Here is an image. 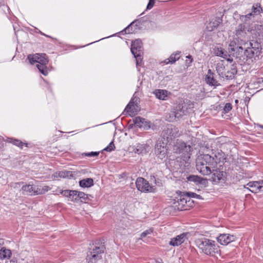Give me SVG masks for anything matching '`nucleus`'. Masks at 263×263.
<instances>
[{
  "label": "nucleus",
  "mask_w": 263,
  "mask_h": 263,
  "mask_svg": "<svg viewBox=\"0 0 263 263\" xmlns=\"http://www.w3.org/2000/svg\"><path fill=\"white\" fill-rule=\"evenodd\" d=\"M97 243H96V245L93 247V248L95 247V246H97Z\"/></svg>",
  "instance_id": "obj_55"
},
{
  "label": "nucleus",
  "mask_w": 263,
  "mask_h": 263,
  "mask_svg": "<svg viewBox=\"0 0 263 263\" xmlns=\"http://www.w3.org/2000/svg\"><path fill=\"white\" fill-rule=\"evenodd\" d=\"M22 190L24 194L33 195H35V186L31 184L23 185Z\"/></svg>",
  "instance_id": "obj_24"
},
{
  "label": "nucleus",
  "mask_w": 263,
  "mask_h": 263,
  "mask_svg": "<svg viewBox=\"0 0 263 263\" xmlns=\"http://www.w3.org/2000/svg\"><path fill=\"white\" fill-rule=\"evenodd\" d=\"M187 196L189 197H193V198H196L197 199H200L201 196L199 195H197V194L193 192H189L187 193Z\"/></svg>",
  "instance_id": "obj_45"
},
{
  "label": "nucleus",
  "mask_w": 263,
  "mask_h": 263,
  "mask_svg": "<svg viewBox=\"0 0 263 263\" xmlns=\"http://www.w3.org/2000/svg\"><path fill=\"white\" fill-rule=\"evenodd\" d=\"M232 50H236L237 52L242 53L243 48L241 46H237L235 49L231 48ZM262 48L260 43L256 41H253L249 43V46L247 47L243 51L244 57H243V61H247L248 59L256 60V58L259 59V55L262 53Z\"/></svg>",
  "instance_id": "obj_3"
},
{
  "label": "nucleus",
  "mask_w": 263,
  "mask_h": 263,
  "mask_svg": "<svg viewBox=\"0 0 263 263\" xmlns=\"http://www.w3.org/2000/svg\"><path fill=\"white\" fill-rule=\"evenodd\" d=\"M51 190V188L47 185L35 186V195L44 194Z\"/></svg>",
  "instance_id": "obj_26"
},
{
  "label": "nucleus",
  "mask_w": 263,
  "mask_h": 263,
  "mask_svg": "<svg viewBox=\"0 0 263 263\" xmlns=\"http://www.w3.org/2000/svg\"><path fill=\"white\" fill-rule=\"evenodd\" d=\"M213 173V176L212 177V180L214 182H218L221 179L223 176L222 172L218 171L214 169Z\"/></svg>",
  "instance_id": "obj_33"
},
{
  "label": "nucleus",
  "mask_w": 263,
  "mask_h": 263,
  "mask_svg": "<svg viewBox=\"0 0 263 263\" xmlns=\"http://www.w3.org/2000/svg\"><path fill=\"white\" fill-rule=\"evenodd\" d=\"M78 193H79V191L76 190H60L59 194L66 197L69 198L71 201L78 202L79 196Z\"/></svg>",
  "instance_id": "obj_12"
},
{
  "label": "nucleus",
  "mask_w": 263,
  "mask_h": 263,
  "mask_svg": "<svg viewBox=\"0 0 263 263\" xmlns=\"http://www.w3.org/2000/svg\"><path fill=\"white\" fill-rule=\"evenodd\" d=\"M27 59L31 64L35 63H38V64H47L48 63L47 57L45 53L29 54L28 55Z\"/></svg>",
  "instance_id": "obj_8"
},
{
  "label": "nucleus",
  "mask_w": 263,
  "mask_h": 263,
  "mask_svg": "<svg viewBox=\"0 0 263 263\" xmlns=\"http://www.w3.org/2000/svg\"><path fill=\"white\" fill-rule=\"evenodd\" d=\"M180 52L177 51L175 53L172 54L169 57V58L165 60L163 62L165 64H172L175 63L176 61L180 59Z\"/></svg>",
  "instance_id": "obj_23"
},
{
  "label": "nucleus",
  "mask_w": 263,
  "mask_h": 263,
  "mask_svg": "<svg viewBox=\"0 0 263 263\" xmlns=\"http://www.w3.org/2000/svg\"><path fill=\"white\" fill-rule=\"evenodd\" d=\"M105 247L104 245L101 244L99 246H95L90 251L87 256L88 263H97L98 261L102 259L101 254L103 253Z\"/></svg>",
  "instance_id": "obj_4"
},
{
  "label": "nucleus",
  "mask_w": 263,
  "mask_h": 263,
  "mask_svg": "<svg viewBox=\"0 0 263 263\" xmlns=\"http://www.w3.org/2000/svg\"><path fill=\"white\" fill-rule=\"evenodd\" d=\"M134 99H135L134 98L132 99L129 103L126 106L125 110H126L127 112H132V108L134 107V105H136L134 101Z\"/></svg>",
  "instance_id": "obj_38"
},
{
  "label": "nucleus",
  "mask_w": 263,
  "mask_h": 263,
  "mask_svg": "<svg viewBox=\"0 0 263 263\" xmlns=\"http://www.w3.org/2000/svg\"><path fill=\"white\" fill-rule=\"evenodd\" d=\"M72 172L67 171H62L58 172H55L52 175V178L55 180H59V178H64L71 176Z\"/></svg>",
  "instance_id": "obj_22"
},
{
  "label": "nucleus",
  "mask_w": 263,
  "mask_h": 263,
  "mask_svg": "<svg viewBox=\"0 0 263 263\" xmlns=\"http://www.w3.org/2000/svg\"><path fill=\"white\" fill-rule=\"evenodd\" d=\"M23 182H15L11 184V186L14 188H19Z\"/></svg>",
  "instance_id": "obj_47"
},
{
  "label": "nucleus",
  "mask_w": 263,
  "mask_h": 263,
  "mask_svg": "<svg viewBox=\"0 0 263 263\" xmlns=\"http://www.w3.org/2000/svg\"><path fill=\"white\" fill-rule=\"evenodd\" d=\"M41 34L42 35H44V36H47V37H50V36L47 35L45 34V33H43V32H41Z\"/></svg>",
  "instance_id": "obj_49"
},
{
  "label": "nucleus",
  "mask_w": 263,
  "mask_h": 263,
  "mask_svg": "<svg viewBox=\"0 0 263 263\" xmlns=\"http://www.w3.org/2000/svg\"><path fill=\"white\" fill-rule=\"evenodd\" d=\"M232 109V105L230 103H227L223 108L224 113L229 112Z\"/></svg>",
  "instance_id": "obj_42"
},
{
  "label": "nucleus",
  "mask_w": 263,
  "mask_h": 263,
  "mask_svg": "<svg viewBox=\"0 0 263 263\" xmlns=\"http://www.w3.org/2000/svg\"><path fill=\"white\" fill-rule=\"evenodd\" d=\"M238 102V100H236L235 101V102Z\"/></svg>",
  "instance_id": "obj_56"
},
{
  "label": "nucleus",
  "mask_w": 263,
  "mask_h": 263,
  "mask_svg": "<svg viewBox=\"0 0 263 263\" xmlns=\"http://www.w3.org/2000/svg\"><path fill=\"white\" fill-rule=\"evenodd\" d=\"M47 64H37L36 65V67L40 71L41 73H42L44 76H46L48 73V69L46 66Z\"/></svg>",
  "instance_id": "obj_31"
},
{
  "label": "nucleus",
  "mask_w": 263,
  "mask_h": 263,
  "mask_svg": "<svg viewBox=\"0 0 263 263\" xmlns=\"http://www.w3.org/2000/svg\"><path fill=\"white\" fill-rule=\"evenodd\" d=\"M186 110L184 109V106L183 104H179L174 109L172 115H173L176 118H179L185 115L186 114Z\"/></svg>",
  "instance_id": "obj_18"
},
{
  "label": "nucleus",
  "mask_w": 263,
  "mask_h": 263,
  "mask_svg": "<svg viewBox=\"0 0 263 263\" xmlns=\"http://www.w3.org/2000/svg\"><path fill=\"white\" fill-rule=\"evenodd\" d=\"M153 229H149L144 231L141 234V235H140L141 238L145 237L148 235L152 234L153 233Z\"/></svg>",
  "instance_id": "obj_41"
},
{
  "label": "nucleus",
  "mask_w": 263,
  "mask_h": 263,
  "mask_svg": "<svg viewBox=\"0 0 263 263\" xmlns=\"http://www.w3.org/2000/svg\"><path fill=\"white\" fill-rule=\"evenodd\" d=\"M254 16L252 13H249L245 15H242L240 17V19L245 22H247L250 18L251 16Z\"/></svg>",
  "instance_id": "obj_43"
},
{
  "label": "nucleus",
  "mask_w": 263,
  "mask_h": 263,
  "mask_svg": "<svg viewBox=\"0 0 263 263\" xmlns=\"http://www.w3.org/2000/svg\"><path fill=\"white\" fill-rule=\"evenodd\" d=\"M260 127L261 128H263V125H260Z\"/></svg>",
  "instance_id": "obj_54"
},
{
  "label": "nucleus",
  "mask_w": 263,
  "mask_h": 263,
  "mask_svg": "<svg viewBox=\"0 0 263 263\" xmlns=\"http://www.w3.org/2000/svg\"><path fill=\"white\" fill-rule=\"evenodd\" d=\"M10 263H15V261L11 260Z\"/></svg>",
  "instance_id": "obj_53"
},
{
  "label": "nucleus",
  "mask_w": 263,
  "mask_h": 263,
  "mask_svg": "<svg viewBox=\"0 0 263 263\" xmlns=\"http://www.w3.org/2000/svg\"><path fill=\"white\" fill-rule=\"evenodd\" d=\"M222 19L219 17L212 18L207 24L206 29L208 31H212L222 23Z\"/></svg>",
  "instance_id": "obj_17"
},
{
  "label": "nucleus",
  "mask_w": 263,
  "mask_h": 263,
  "mask_svg": "<svg viewBox=\"0 0 263 263\" xmlns=\"http://www.w3.org/2000/svg\"><path fill=\"white\" fill-rule=\"evenodd\" d=\"M168 145L161 140L157 141L155 146V154L161 160H163L167 157Z\"/></svg>",
  "instance_id": "obj_5"
},
{
  "label": "nucleus",
  "mask_w": 263,
  "mask_h": 263,
  "mask_svg": "<svg viewBox=\"0 0 263 263\" xmlns=\"http://www.w3.org/2000/svg\"><path fill=\"white\" fill-rule=\"evenodd\" d=\"M164 132L166 135V138L167 139L169 138L172 139L173 137H177L179 135L178 128L172 125H168L166 129L164 130Z\"/></svg>",
  "instance_id": "obj_14"
},
{
  "label": "nucleus",
  "mask_w": 263,
  "mask_h": 263,
  "mask_svg": "<svg viewBox=\"0 0 263 263\" xmlns=\"http://www.w3.org/2000/svg\"><path fill=\"white\" fill-rule=\"evenodd\" d=\"M186 179L188 181L193 182L196 185H202L206 186L208 184V180L206 179L202 178L197 175H190Z\"/></svg>",
  "instance_id": "obj_16"
},
{
  "label": "nucleus",
  "mask_w": 263,
  "mask_h": 263,
  "mask_svg": "<svg viewBox=\"0 0 263 263\" xmlns=\"http://www.w3.org/2000/svg\"><path fill=\"white\" fill-rule=\"evenodd\" d=\"M99 152H91L89 153H84L83 155H84L85 156L87 157H97L99 155Z\"/></svg>",
  "instance_id": "obj_44"
},
{
  "label": "nucleus",
  "mask_w": 263,
  "mask_h": 263,
  "mask_svg": "<svg viewBox=\"0 0 263 263\" xmlns=\"http://www.w3.org/2000/svg\"><path fill=\"white\" fill-rule=\"evenodd\" d=\"M133 121L135 125L140 128H143L144 130H147L151 127V123L150 121L139 116L136 117L134 119Z\"/></svg>",
  "instance_id": "obj_11"
},
{
  "label": "nucleus",
  "mask_w": 263,
  "mask_h": 263,
  "mask_svg": "<svg viewBox=\"0 0 263 263\" xmlns=\"http://www.w3.org/2000/svg\"><path fill=\"white\" fill-rule=\"evenodd\" d=\"M216 239L220 244L226 246L235 241L236 236L230 234H220Z\"/></svg>",
  "instance_id": "obj_10"
},
{
  "label": "nucleus",
  "mask_w": 263,
  "mask_h": 263,
  "mask_svg": "<svg viewBox=\"0 0 263 263\" xmlns=\"http://www.w3.org/2000/svg\"><path fill=\"white\" fill-rule=\"evenodd\" d=\"M79 185L82 187H90L93 185V180L90 178L84 179L79 181Z\"/></svg>",
  "instance_id": "obj_27"
},
{
  "label": "nucleus",
  "mask_w": 263,
  "mask_h": 263,
  "mask_svg": "<svg viewBox=\"0 0 263 263\" xmlns=\"http://www.w3.org/2000/svg\"><path fill=\"white\" fill-rule=\"evenodd\" d=\"M187 233H183L176 237L172 238L169 242V245L174 247L178 246L187 239Z\"/></svg>",
  "instance_id": "obj_13"
},
{
  "label": "nucleus",
  "mask_w": 263,
  "mask_h": 263,
  "mask_svg": "<svg viewBox=\"0 0 263 263\" xmlns=\"http://www.w3.org/2000/svg\"><path fill=\"white\" fill-rule=\"evenodd\" d=\"M188 59H191L192 60V56L191 55H189L186 57Z\"/></svg>",
  "instance_id": "obj_52"
},
{
  "label": "nucleus",
  "mask_w": 263,
  "mask_h": 263,
  "mask_svg": "<svg viewBox=\"0 0 263 263\" xmlns=\"http://www.w3.org/2000/svg\"><path fill=\"white\" fill-rule=\"evenodd\" d=\"M230 69L226 71V74H224V78L227 80L232 79L234 78L235 74L237 73L236 64L235 63L230 64Z\"/></svg>",
  "instance_id": "obj_20"
},
{
  "label": "nucleus",
  "mask_w": 263,
  "mask_h": 263,
  "mask_svg": "<svg viewBox=\"0 0 263 263\" xmlns=\"http://www.w3.org/2000/svg\"><path fill=\"white\" fill-rule=\"evenodd\" d=\"M131 52L134 57L137 59L138 63L139 60L141 59L143 54L142 43L141 40L137 39L133 41L131 44Z\"/></svg>",
  "instance_id": "obj_6"
},
{
  "label": "nucleus",
  "mask_w": 263,
  "mask_h": 263,
  "mask_svg": "<svg viewBox=\"0 0 263 263\" xmlns=\"http://www.w3.org/2000/svg\"><path fill=\"white\" fill-rule=\"evenodd\" d=\"M115 148V146L114 143V141H111L109 145L106 147L105 148H104L103 151L110 152L112 151H114Z\"/></svg>",
  "instance_id": "obj_39"
},
{
  "label": "nucleus",
  "mask_w": 263,
  "mask_h": 263,
  "mask_svg": "<svg viewBox=\"0 0 263 263\" xmlns=\"http://www.w3.org/2000/svg\"><path fill=\"white\" fill-rule=\"evenodd\" d=\"M41 34L42 35H44V36H47V37H50V36L47 35L45 34V33H43V32H41Z\"/></svg>",
  "instance_id": "obj_51"
},
{
  "label": "nucleus",
  "mask_w": 263,
  "mask_h": 263,
  "mask_svg": "<svg viewBox=\"0 0 263 263\" xmlns=\"http://www.w3.org/2000/svg\"><path fill=\"white\" fill-rule=\"evenodd\" d=\"M262 11V8L261 7L260 4L259 3H256L252 6V12L254 15H257L261 11Z\"/></svg>",
  "instance_id": "obj_34"
},
{
  "label": "nucleus",
  "mask_w": 263,
  "mask_h": 263,
  "mask_svg": "<svg viewBox=\"0 0 263 263\" xmlns=\"http://www.w3.org/2000/svg\"><path fill=\"white\" fill-rule=\"evenodd\" d=\"M223 48L220 47L216 46L213 48V53L218 57L221 55V51Z\"/></svg>",
  "instance_id": "obj_40"
},
{
  "label": "nucleus",
  "mask_w": 263,
  "mask_h": 263,
  "mask_svg": "<svg viewBox=\"0 0 263 263\" xmlns=\"http://www.w3.org/2000/svg\"><path fill=\"white\" fill-rule=\"evenodd\" d=\"M190 148V145L187 146L185 142L178 140L173 145V151L177 154L187 153Z\"/></svg>",
  "instance_id": "obj_9"
},
{
  "label": "nucleus",
  "mask_w": 263,
  "mask_h": 263,
  "mask_svg": "<svg viewBox=\"0 0 263 263\" xmlns=\"http://www.w3.org/2000/svg\"><path fill=\"white\" fill-rule=\"evenodd\" d=\"M214 74L212 72L211 70H208V74L206 76L205 80L206 83L210 86H213L215 87L219 86L220 83L214 78Z\"/></svg>",
  "instance_id": "obj_19"
},
{
  "label": "nucleus",
  "mask_w": 263,
  "mask_h": 263,
  "mask_svg": "<svg viewBox=\"0 0 263 263\" xmlns=\"http://www.w3.org/2000/svg\"><path fill=\"white\" fill-rule=\"evenodd\" d=\"M136 185L137 190L142 192H151L153 191V187L149 185L148 182L142 177L137 179Z\"/></svg>",
  "instance_id": "obj_7"
},
{
  "label": "nucleus",
  "mask_w": 263,
  "mask_h": 263,
  "mask_svg": "<svg viewBox=\"0 0 263 263\" xmlns=\"http://www.w3.org/2000/svg\"><path fill=\"white\" fill-rule=\"evenodd\" d=\"M8 142L12 143L13 145L17 146L21 148H23V146H24V145H25L27 147L28 146L27 143H24V142H22L21 141H20V140L16 139L10 138L8 140Z\"/></svg>",
  "instance_id": "obj_32"
},
{
  "label": "nucleus",
  "mask_w": 263,
  "mask_h": 263,
  "mask_svg": "<svg viewBox=\"0 0 263 263\" xmlns=\"http://www.w3.org/2000/svg\"><path fill=\"white\" fill-rule=\"evenodd\" d=\"M143 151V147H140L139 148H136L134 150V152H135V153L141 154V153H142Z\"/></svg>",
  "instance_id": "obj_48"
},
{
  "label": "nucleus",
  "mask_w": 263,
  "mask_h": 263,
  "mask_svg": "<svg viewBox=\"0 0 263 263\" xmlns=\"http://www.w3.org/2000/svg\"><path fill=\"white\" fill-rule=\"evenodd\" d=\"M216 68L218 74L220 77L224 78V74H226V70L225 66L222 62L217 63Z\"/></svg>",
  "instance_id": "obj_28"
},
{
  "label": "nucleus",
  "mask_w": 263,
  "mask_h": 263,
  "mask_svg": "<svg viewBox=\"0 0 263 263\" xmlns=\"http://www.w3.org/2000/svg\"><path fill=\"white\" fill-rule=\"evenodd\" d=\"M154 94L157 98L162 100H166L167 98L168 91L166 90L157 89L154 91Z\"/></svg>",
  "instance_id": "obj_25"
},
{
  "label": "nucleus",
  "mask_w": 263,
  "mask_h": 263,
  "mask_svg": "<svg viewBox=\"0 0 263 263\" xmlns=\"http://www.w3.org/2000/svg\"><path fill=\"white\" fill-rule=\"evenodd\" d=\"M155 0H149V2L146 7L147 10H150L153 7L155 4Z\"/></svg>",
  "instance_id": "obj_46"
},
{
  "label": "nucleus",
  "mask_w": 263,
  "mask_h": 263,
  "mask_svg": "<svg viewBox=\"0 0 263 263\" xmlns=\"http://www.w3.org/2000/svg\"><path fill=\"white\" fill-rule=\"evenodd\" d=\"M211 159L215 162V167L218 163L223 162L226 160V155L221 151L216 152L213 156L211 155Z\"/></svg>",
  "instance_id": "obj_21"
},
{
  "label": "nucleus",
  "mask_w": 263,
  "mask_h": 263,
  "mask_svg": "<svg viewBox=\"0 0 263 263\" xmlns=\"http://www.w3.org/2000/svg\"><path fill=\"white\" fill-rule=\"evenodd\" d=\"M11 255V251L9 249L3 247L0 251V256L1 258H9Z\"/></svg>",
  "instance_id": "obj_30"
},
{
  "label": "nucleus",
  "mask_w": 263,
  "mask_h": 263,
  "mask_svg": "<svg viewBox=\"0 0 263 263\" xmlns=\"http://www.w3.org/2000/svg\"><path fill=\"white\" fill-rule=\"evenodd\" d=\"M247 185L252 189L250 190L252 192H263V180L251 181Z\"/></svg>",
  "instance_id": "obj_15"
},
{
  "label": "nucleus",
  "mask_w": 263,
  "mask_h": 263,
  "mask_svg": "<svg viewBox=\"0 0 263 263\" xmlns=\"http://www.w3.org/2000/svg\"><path fill=\"white\" fill-rule=\"evenodd\" d=\"M219 57L227 60L228 62H230V64H231L233 62V58H231V55L223 49L221 51V55Z\"/></svg>",
  "instance_id": "obj_35"
},
{
  "label": "nucleus",
  "mask_w": 263,
  "mask_h": 263,
  "mask_svg": "<svg viewBox=\"0 0 263 263\" xmlns=\"http://www.w3.org/2000/svg\"><path fill=\"white\" fill-rule=\"evenodd\" d=\"M41 34L42 35H44V36H47V37H50V36L47 35L45 34V33H43V32H41Z\"/></svg>",
  "instance_id": "obj_50"
},
{
  "label": "nucleus",
  "mask_w": 263,
  "mask_h": 263,
  "mask_svg": "<svg viewBox=\"0 0 263 263\" xmlns=\"http://www.w3.org/2000/svg\"><path fill=\"white\" fill-rule=\"evenodd\" d=\"M179 205H181V207H178V209H180V210H186L185 208V204L187 203V199L184 197H180L179 200L178 201Z\"/></svg>",
  "instance_id": "obj_36"
},
{
  "label": "nucleus",
  "mask_w": 263,
  "mask_h": 263,
  "mask_svg": "<svg viewBox=\"0 0 263 263\" xmlns=\"http://www.w3.org/2000/svg\"><path fill=\"white\" fill-rule=\"evenodd\" d=\"M196 168L201 174L209 175L214 171L215 162L209 154L201 155L196 160Z\"/></svg>",
  "instance_id": "obj_2"
},
{
  "label": "nucleus",
  "mask_w": 263,
  "mask_h": 263,
  "mask_svg": "<svg viewBox=\"0 0 263 263\" xmlns=\"http://www.w3.org/2000/svg\"><path fill=\"white\" fill-rule=\"evenodd\" d=\"M195 242L198 248L205 255L214 256L219 253V247L213 240L203 237L197 239Z\"/></svg>",
  "instance_id": "obj_1"
},
{
  "label": "nucleus",
  "mask_w": 263,
  "mask_h": 263,
  "mask_svg": "<svg viewBox=\"0 0 263 263\" xmlns=\"http://www.w3.org/2000/svg\"><path fill=\"white\" fill-rule=\"evenodd\" d=\"M78 195L79 196V201L84 203H86L89 201L90 200L89 197H91L90 195L86 194L84 192L80 191L78 193Z\"/></svg>",
  "instance_id": "obj_29"
},
{
  "label": "nucleus",
  "mask_w": 263,
  "mask_h": 263,
  "mask_svg": "<svg viewBox=\"0 0 263 263\" xmlns=\"http://www.w3.org/2000/svg\"><path fill=\"white\" fill-rule=\"evenodd\" d=\"M136 23V21H134L131 23L128 26H127L121 32H124L125 34L131 33L133 32L132 29V26Z\"/></svg>",
  "instance_id": "obj_37"
}]
</instances>
